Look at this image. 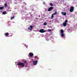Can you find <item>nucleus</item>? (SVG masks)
Wrapping results in <instances>:
<instances>
[{
  "label": "nucleus",
  "mask_w": 77,
  "mask_h": 77,
  "mask_svg": "<svg viewBox=\"0 0 77 77\" xmlns=\"http://www.w3.org/2000/svg\"><path fill=\"white\" fill-rule=\"evenodd\" d=\"M43 4H44V5H45V2H44V3H43Z\"/></svg>",
  "instance_id": "obj_24"
},
{
  "label": "nucleus",
  "mask_w": 77,
  "mask_h": 77,
  "mask_svg": "<svg viewBox=\"0 0 77 77\" xmlns=\"http://www.w3.org/2000/svg\"><path fill=\"white\" fill-rule=\"evenodd\" d=\"M44 25H45H45H47V23L45 22L44 23Z\"/></svg>",
  "instance_id": "obj_19"
},
{
  "label": "nucleus",
  "mask_w": 77,
  "mask_h": 77,
  "mask_svg": "<svg viewBox=\"0 0 77 77\" xmlns=\"http://www.w3.org/2000/svg\"><path fill=\"white\" fill-rule=\"evenodd\" d=\"M57 14V11H56L55 12V13H53L51 17V19H53V17H54V16L53 15H56Z\"/></svg>",
  "instance_id": "obj_2"
},
{
  "label": "nucleus",
  "mask_w": 77,
  "mask_h": 77,
  "mask_svg": "<svg viewBox=\"0 0 77 77\" xmlns=\"http://www.w3.org/2000/svg\"><path fill=\"white\" fill-rule=\"evenodd\" d=\"M28 29L29 30H32V29L29 28H28Z\"/></svg>",
  "instance_id": "obj_23"
},
{
  "label": "nucleus",
  "mask_w": 77,
  "mask_h": 77,
  "mask_svg": "<svg viewBox=\"0 0 77 77\" xmlns=\"http://www.w3.org/2000/svg\"><path fill=\"white\" fill-rule=\"evenodd\" d=\"M46 32V31H44V29H41L39 30V32H40V33H44V32Z\"/></svg>",
  "instance_id": "obj_5"
},
{
  "label": "nucleus",
  "mask_w": 77,
  "mask_h": 77,
  "mask_svg": "<svg viewBox=\"0 0 77 77\" xmlns=\"http://www.w3.org/2000/svg\"><path fill=\"white\" fill-rule=\"evenodd\" d=\"M61 14H62V15H63L64 16L66 15V12H62Z\"/></svg>",
  "instance_id": "obj_9"
},
{
  "label": "nucleus",
  "mask_w": 77,
  "mask_h": 77,
  "mask_svg": "<svg viewBox=\"0 0 77 77\" xmlns=\"http://www.w3.org/2000/svg\"><path fill=\"white\" fill-rule=\"evenodd\" d=\"M61 36L62 37H63V36H64V34H63V33H62Z\"/></svg>",
  "instance_id": "obj_12"
},
{
  "label": "nucleus",
  "mask_w": 77,
  "mask_h": 77,
  "mask_svg": "<svg viewBox=\"0 0 77 77\" xmlns=\"http://www.w3.org/2000/svg\"><path fill=\"white\" fill-rule=\"evenodd\" d=\"M35 58H37V57H38L37 56H35L34 57Z\"/></svg>",
  "instance_id": "obj_22"
},
{
  "label": "nucleus",
  "mask_w": 77,
  "mask_h": 77,
  "mask_svg": "<svg viewBox=\"0 0 77 77\" xmlns=\"http://www.w3.org/2000/svg\"><path fill=\"white\" fill-rule=\"evenodd\" d=\"M8 6V5H7V4L6 3H5V7H6Z\"/></svg>",
  "instance_id": "obj_17"
},
{
  "label": "nucleus",
  "mask_w": 77,
  "mask_h": 77,
  "mask_svg": "<svg viewBox=\"0 0 77 77\" xmlns=\"http://www.w3.org/2000/svg\"><path fill=\"white\" fill-rule=\"evenodd\" d=\"M48 31H49V32H51V30L50 29H48Z\"/></svg>",
  "instance_id": "obj_20"
},
{
  "label": "nucleus",
  "mask_w": 77,
  "mask_h": 77,
  "mask_svg": "<svg viewBox=\"0 0 77 77\" xmlns=\"http://www.w3.org/2000/svg\"><path fill=\"white\" fill-rule=\"evenodd\" d=\"M5 35L6 36H8L9 35V33L7 32L5 34Z\"/></svg>",
  "instance_id": "obj_11"
},
{
  "label": "nucleus",
  "mask_w": 77,
  "mask_h": 77,
  "mask_svg": "<svg viewBox=\"0 0 77 77\" xmlns=\"http://www.w3.org/2000/svg\"><path fill=\"white\" fill-rule=\"evenodd\" d=\"M50 6H53V4H52V3H51L50 4Z\"/></svg>",
  "instance_id": "obj_13"
},
{
  "label": "nucleus",
  "mask_w": 77,
  "mask_h": 77,
  "mask_svg": "<svg viewBox=\"0 0 77 77\" xmlns=\"http://www.w3.org/2000/svg\"><path fill=\"white\" fill-rule=\"evenodd\" d=\"M64 32L63 31V30L61 29L60 31L61 33H63Z\"/></svg>",
  "instance_id": "obj_10"
},
{
  "label": "nucleus",
  "mask_w": 77,
  "mask_h": 77,
  "mask_svg": "<svg viewBox=\"0 0 77 77\" xmlns=\"http://www.w3.org/2000/svg\"><path fill=\"white\" fill-rule=\"evenodd\" d=\"M2 14H4V15H5V14H6V12H5V11H4V12H3Z\"/></svg>",
  "instance_id": "obj_16"
},
{
  "label": "nucleus",
  "mask_w": 77,
  "mask_h": 77,
  "mask_svg": "<svg viewBox=\"0 0 77 77\" xmlns=\"http://www.w3.org/2000/svg\"><path fill=\"white\" fill-rule=\"evenodd\" d=\"M15 17L14 15H13V17H11V20H12L13 18Z\"/></svg>",
  "instance_id": "obj_15"
},
{
  "label": "nucleus",
  "mask_w": 77,
  "mask_h": 77,
  "mask_svg": "<svg viewBox=\"0 0 77 77\" xmlns=\"http://www.w3.org/2000/svg\"><path fill=\"white\" fill-rule=\"evenodd\" d=\"M38 63V61L36 60L33 62V65H36Z\"/></svg>",
  "instance_id": "obj_6"
},
{
  "label": "nucleus",
  "mask_w": 77,
  "mask_h": 77,
  "mask_svg": "<svg viewBox=\"0 0 77 77\" xmlns=\"http://www.w3.org/2000/svg\"><path fill=\"white\" fill-rule=\"evenodd\" d=\"M17 65L19 66H21V65L23 66H25V64L23 63H19L17 64Z\"/></svg>",
  "instance_id": "obj_1"
},
{
  "label": "nucleus",
  "mask_w": 77,
  "mask_h": 77,
  "mask_svg": "<svg viewBox=\"0 0 77 77\" xmlns=\"http://www.w3.org/2000/svg\"><path fill=\"white\" fill-rule=\"evenodd\" d=\"M53 9V7H51L49 8L48 11L49 12H50V11H51V10Z\"/></svg>",
  "instance_id": "obj_7"
},
{
  "label": "nucleus",
  "mask_w": 77,
  "mask_h": 77,
  "mask_svg": "<svg viewBox=\"0 0 77 77\" xmlns=\"http://www.w3.org/2000/svg\"><path fill=\"white\" fill-rule=\"evenodd\" d=\"M74 7L72 6L71 7L70 10V12H73L74 11Z\"/></svg>",
  "instance_id": "obj_3"
},
{
  "label": "nucleus",
  "mask_w": 77,
  "mask_h": 77,
  "mask_svg": "<svg viewBox=\"0 0 77 77\" xmlns=\"http://www.w3.org/2000/svg\"><path fill=\"white\" fill-rule=\"evenodd\" d=\"M68 23V20H65V23H63V24L64 26H66L67 25V23Z\"/></svg>",
  "instance_id": "obj_4"
},
{
  "label": "nucleus",
  "mask_w": 77,
  "mask_h": 77,
  "mask_svg": "<svg viewBox=\"0 0 77 77\" xmlns=\"http://www.w3.org/2000/svg\"><path fill=\"white\" fill-rule=\"evenodd\" d=\"M25 63H27V61H24Z\"/></svg>",
  "instance_id": "obj_21"
},
{
  "label": "nucleus",
  "mask_w": 77,
  "mask_h": 77,
  "mask_svg": "<svg viewBox=\"0 0 77 77\" xmlns=\"http://www.w3.org/2000/svg\"><path fill=\"white\" fill-rule=\"evenodd\" d=\"M33 27V26H30V28H31V29H33V27Z\"/></svg>",
  "instance_id": "obj_18"
},
{
  "label": "nucleus",
  "mask_w": 77,
  "mask_h": 77,
  "mask_svg": "<svg viewBox=\"0 0 77 77\" xmlns=\"http://www.w3.org/2000/svg\"><path fill=\"white\" fill-rule=\"evenodd\" d=\"M4 9V7H0V9L1 10H2V9Z\"/></svg>",
  "instance_id": "obj_14"
},
{
  "label": "nucleus",
  "mask_w": 77,
  "mask_h": 77,
  "mask_svg": "<svg viewBox=\"0 0 77 77\" xmlns=\"http://www.w3.org/2000/svg\"><path fill=\"white\" fill-rule=\"evenodd\" d=\"M29 55L30 57H32V56H33V54L32 53H29Z\"/></svg>",
  "instance_id": "obj_8"
}]
</instances>
